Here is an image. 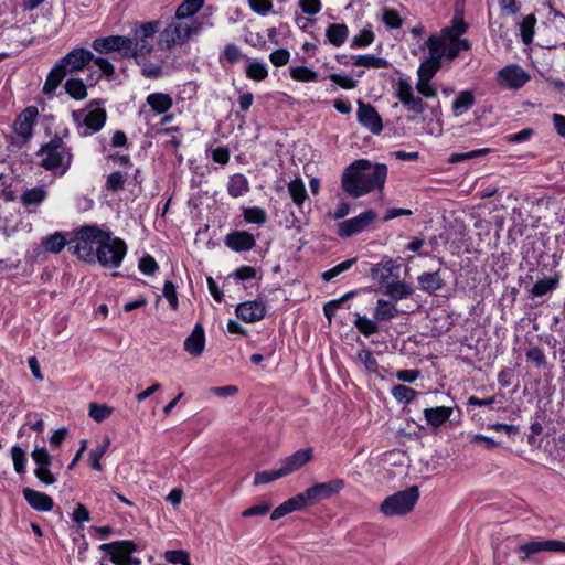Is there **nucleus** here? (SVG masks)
<instances>
[{
  "instance_id": "nucleus-1",
  "label": "nucleus",
  "mask_w": 565,
  "mask_h": 565,
  "mask_svg": "<svg viewBox=\"0 0 565 565\" xmlns=\"http://www.w3.org/2000/svg\"><path fill=\"white\" fill-rule=\"evenodd\" d=\"M387 177L384 163L372 164L366 159L353 161L341 178L342 189L352 198H360L374 190H382Z\"/></svg>"
},
{
  "instance_id": "nucleus-2",
  "label": "nucleus",
  "mask_w": 565,
  "mask_h": 565,
  "mask_svg": "<svg viewBox=\"0 0 565 565\" xmlns=\"http://www.w3.org/2000/svg\"><path fill=\"white\" fill-rule=\"evenodd\" d=\"M416 90L420 96H416L414 87L408 78L399 77L395 84V97L402 103L406 110L415 115H422L427 108L425 98H435L437 96V87L431 81L417 79Z\"/></svg>"
},
{
  "instance_id": "nucleus-3",
  "label": "nucleus",
  "mask_w": 565,
  "mask_h": 565,
  "mask_svg": "<svg viewBox=\"0 0 565 565\" xmlns=\"http://www.w3.org/2000/svg\"><path fill=\"white\" fill-rule=\"evenodd\" d=\"M109 239V231H104L97 225H85L74 232V237L68 242V249L79 259L94 264L98 245Z\"/></svg>"
},
{
  "instance_id": "nucleus-4",
  "label": "nucleus",
  "mask_w": 565,
  "mask_h": 565,
  "mask_svg": "<svg viewBox=\"0 0 565 565\" xmlns=\"http://www.w3.org/2000/svg\"><path fill=\"white\" fill-rule=\"evenodd\" d=\"M36 157L44 170L63 175L71 168L74 156L72 148L64 142L63 137L55 135L41 146Z\"/></svg>"
},
{
  "instance_id": "nucleus-5",
  "label": "nucleus",
  "mask_w": 565,
  "mask_h": 565,
  "mask_svg": "<svg viewBox=\"0 0 565 565\" xmlns=\"http://www.w3.org/2000/svg\"><path fill=\"white\" fill-rule=\"evenodd\" d=\"M159 24L158 21H149L132 29V38H130V45L126 51V58H141L152 52V39L159 31Z\"/></svg>"
},
{
  "instance_id": "nucleus-6",
  "label": "nucleus",
  "mask_w": 565,
  "mask_h": 565,
  "mask_svg": "<svg viewBox=\"0 0 565 565\" xmlns=\"http://www.w3.org/2000/svg\"><path fill=\"white\" fill-rule=\"evenodd\" d=\"M419 499V489L417 486L408 487L383 500L380 505V512L385 516H397L409 513Z\"/></svg>"
},
{
  "instance_id": "nucleus-7",
  "label": "nucleus",
  "mask_w": 565,
  "mask_h": 565,
  "mask_svg": "<svg viewBox=\"0 0 565 565\" xmlns=\"http://www.w3.org/2000/svg\"><path fill=\"white\" fill-rule=\"evenodd\" d=\"M98 246L96 262H98L100 266L105 268H118L121 265L127 254V245L121 238L114 237L111 232H109V239Z\"/></svg>"
},
{
  "instance_id": "nucleus-8",
  "label": "nucleus",
  "mask_w": 565,
  "mask_h": 565,
  "mask_svg": "<svg viewBox=\"0 0 565 565\" xmlns=\"http://www.w3.org/2000/svg\"><path fill=\"white\" fill-rule=\"evenodd\" d=\"M201 25L193 21L191 24L173 22L160 33V44L167 49L175 44H183L194 33H199Z\"/></svg>"
},
{
  "instance_id": "nucleus-9",
  "label": "nucleus",
  "mask_w": 565,
  "mask_h": 565,
  "mask_svg": "<svg viewBox=\"0 0 565 565\" xmlns=\"http://www.w3.org/2000/svg\"><path fill=\"white\" fill-rule=\"evenodd\" d=\"M73 119L77 125L79 135L87 137L98 132L105 126L107 113L104 108H95L88 113L76 110L73 111Z\"/></svg>"
},
{
  "instance_id": "nucleus-10",
  "label": "nucleus",
  "mask_w": 565,
  "mask_h": 565,
  "mask_svg": "<svg viewBox=\"0 0 565 565\" xmlns=\"http://www.w3.org/2000/svg\"><path fill=\"white\" fill-rule=\"evenodd\" d=\"M498 84L509 89H520L529 81L530 75L518 64H509L498 72Z\"/></svg>"
},
{
  "instance_id": "nucleus-11",
  "label": "nucleus",
  "mask_w": 565,
  "mask_h": 565,
  "mask_svg": "<svg viewBox=\"0 0 565 565\" xmlns=\"http://www.w3.org/2000/svg\"><path fill=\"white\" fill-rule=\"evenodd\" d=\"M377 217V214L372 211H365L355 217L342 221L339 224L338 235L341 237H350L354 234L361 233L366 230Z\"/></svg>"
},
{
  "instance_id": "nucleus-12",
  "label": "nucleus",
  "mask_w": 565,
  "mask_h": 565,
  "mask_svg": "<svg viewBox=\"0 0 565 565\" xmlns=\"http://www.w3.org/2000/svg\"><path fill=\"white\" fill-rule=\"evenodd\" d=\"M516 552L520 554V559L524 562L541 552L565 553V542L558 540L532 541L520 545Z\"/></svg>"
},
{
  "instance_id": "nucleus-13",
  "label": "nucleus",
  "mask_w": 565,
  "mask_h": 565,
  "mask_svg": "<svg viewBox=\"0 0 565 565\" xmlns=\"http://www.w3.org/2000/svg\"><path fill=\"white\" fill-rule=\"evenodd\" d=\"M130 38L124 35H109L97 38L92 42V47L100 54H109L118 52L121 57L126 58V51L129 49Z\"/></svg>"
},
{
  "instance_id": "nucleus-14",
  "label": "nucleus",
  "mask_w": 565,
  "mask_h": 565,
  "mask_svg": "<svg viewBox=\"0 0 565 565\" xmlns=\"http://www.w3.org/2000/svg\"><path fill=\"white\" fill-rule=\"evenodd\" d=\"M344 487L342 479H333L328 482L316 483L305 490L311 505L338 494Z\"/></svg>"
},
{
  "instance_id": "nucleus-15",
  "label": "nucleus",
  "mask_w": 565,
  "mask_h": 565,
  "mask_svg": "<svg viewBox=\"0 0 565 565\" xmlns=\"http://www.w3.org/2000/svg\"><path fill=\"white\" fill-rule=\"evenodd\" d=\"M358 121L373 135H380L383 130V121L377 110L362 100L358 103Z\"/></svg>"
},
{
  "instance_id": "nucleus-16",
  "label": "nucleus",
  "mask_w": 565,
  "mask_h": 565,
  "mask_svg": "<svg viewBox=\"0 0 565 565\" xmlns=\"http://www.w3.org/2000/svg\"><path fill=\"white\" fill-rule=\"evenodd\" d=\"M39 110L35 106H29L23 109L13 124L15 135L23 141H28L33 136V127L38 119Z\"/></svg>"
},
{
  "instance_id": "nucleus-17",
  "label": "nucleus",
  "mask_w": 565,
  "mask_h": 565,
  "mask_svg": "<svg viewBox=\"0 0 565 565\" xmlns=\"http://www.w3.org/2000/svg\"><path fill=\"white\" fill-rule=\"evenodd\" d=\"M94 58V54L83 47L73 49L65 56L58 60L67 73L82 71Z\"/></svg>"
},
{
  "instance_id": "nucleus-18",
  "label": "nucleus",
  "mask_w": 565,
  "mask_h": 565,
  "mask_svg": "<svg viewBox=\"0 0 565 565\" xmlns=\"http://www.w3.org/2000/svg\"><path fill=\"white\" fill-rule=\"evenodd\" d=\"M224 244L230 249L241 253L252 250L256 246V239L246 231H234L225 236Z\"/></svg>"
},
{
  "instance_id": "nucleus-19",
  "label": "nucleus",
  "mask_w": 565,
  "mask_h": 565,
  "mask_svg": "<svg viewBox=\"0 0 565 565\" xmlns=\"http://www.w3.org/2000/svg\"><path fill=\"white\" fill-rule=\"evenodd\" d=\"M99 550L108 553L110 555V561L114 564V559L122 562L128 557V555L135 553L138 547L135 542L122 540L104 543L99 546Z\"/></svg>"
},
{
  "instance_id": "nucleus-20",
  "label": "nucleus",
  "mask_w": 565,
  "mask_h": 565,
  "mask_svg": "<svg viewBox=\"0 0 565 565\" xmlns=\"http://www.w3.org/2000/svg\"><path fill=\"white\" fill-rule=\"evenodd\" d=\"M312 459V450L310 448L299 449L292 455L280 461L279 469L282 476H288L308 463Z\"/></svg>"
},
{
  "instance_id": "nucleus-21",
  "label": "nucleus",
  "mask_w": 565,
  "mask_h": 565,
  "mask_svg": "<svg viewBox=\"0 0 565 565\" xmlns=\"http://www.w3.org/2000/svg\"><path fill=\"white\" fill-rule=\"evenodd\" d=\"M235 313L243 321L254 323L260 321L265 317L266 307L262 301H246L236 307Z\"/></svg>"
},
{
  "instance_id": "nucleus-22",
  "label": "nucleus",
  "mask_w": 565,
  "mask_h": 565,
  "mask_svg": "<svg viewBox=\"0 0 565 565\" xmlns=\"http://www.w3.org/2000/svg\"><path fill=\"white\" fill-rule=\"evenodd\" d=\"M22 493L28 504L36 511L47 512L54 507L53 499L44 492H40L31 488H24Z\"/></svg>"
},
{
  "instance_id": "nucleus-23",
  "label": "nucleus",
  "mask_w": 565,
  "mask_h": 565,
  "mask_svg": "<svg viewBox=\"0 0 565 565\" xmlns=\"http://www.w3.org/2000/svg\"><path fill=\"white\" fill-rule=\"evenodd\" d=\"M205 347V333L202 324L196 323L192 333L184 340V350L192 356H200Z\"/></svg>"
},
{
  "instance_id": "nucleus-24",
  "label": "nucleus",
  "mask_w": 565,
  "mask_h": 565,
  "mask_svg": "<svg viewBox=\"0 0 565 565\" xmlns=\"http://www.w3.org/2000/svg\"><path fill=\"white\" fill-rule=\"evenodd\" d=\"M419 288L429 294L434 295L445 286V281L440 276V270L423 273L417 278Z\"/></svg>"
},
{
  "instance_id": "nucleus-25",
  "label": "nucleus",
  "mask_w": 565,
  "mask_h": 565,
  "mask_svg": "<svg viewBox=\"0 0 565 565\" xmlns=\"http://www.w3.org/2000/svg\"><path fill=\"white\" fill-rule=\"evenodd\" d=\"M452 408L447 406H437L431 408H426L424 411L425 419L427 424L434 428L440 427L444 425L451 416Z\"/></svg>"
},
{
  "instance_id": "nucleus-26",
  "label": "nucleus",
  "mask_w": 565,
  "mask_h": 565,
  "mask_svg": "<svg viewBox=\"0 0 565 565\" xmlns=\"http://www.w3.org/2000/svg\"><path fill=\"white\" fill-rule=\"evenodd\" d=\"M559 285V275L555 274L552 277H544L539 279L531 289H529V294L531 297H543L553 290H555Z\"/></svg>"
},
{
  "instance_id": "nucleus-27",
  "label": "nucleus",
  "mask_w": 565,
  "mask_h": 565,
  "mask_svg": "<svg viewBox=\"0 0 565 565\" xmlns=\"http://www.w3.org/2000/svg\"><path fill=\"white\" fill-rule=\"evenodd\" d=\"M414 289L402 280H396L385 285L384 295L394 301L406 299L411 297Z\"/></svg>"
},
{
  "instance_id": "nucleus-28",
  "label": "nucleus",
  "mask_w": 565,
  "mask_h": 565,
  "mask_svg": "<svg viewBox=\"0 0 565 565\" xmlns=\"http://www.w3.org/2000/svg\"><path fill=\"white\" fill-rule=\"evenodd\" d=\"M397 269V266L394 265V262L388 258L385 260H382L379 264H375L371 270L370 274L373 279L377 280L380 284H388V278L393 275V271Z\"/></svg>"
},
{
  "instance_id": "nucleus-29",
  "label": "nucleus",
  "mask_w": 565,
  "mask_h": 565,
  "mask_svg": "<svg viewBox=\"0 0 565 565\" xmlns=\"http://www.w3.org/2000/svg\"><path fill=\"white\" fill-rule=\"evenodd\" d=\"M147 104L157 114H166L173 105L172 97L164 93H152L147 96Z\"/></svg>"
},
{
  "instance_id": "nucleus-30",
  "label": "nucleus",
  "mask_w": 565,
  "mask_h": 565,
  "mask_svg": "<svg viewBox=\"0 0 565 565\" xmlns=\"http://www.w3.org/2000/svg\"><path fill=\"white\" fill-rule=\"evenodd\" d=\"M249 191L247 178L242 173L232 175L227 183V192L232 198H239Z\"/></svg>"
},
{
  "instance_id": "nucleus-31",
  "label": "nucleus",
  "mask_w": 565,
  "mask_h": 565,
  "mask_svg": "<svg viewBox=\"0 0 565 565\" xmlns=\"http://www.w3.org/2000/svg\"><path fill=\"white\" fill-rule=\"evenodd\" d=\"M398 315L396 306L387 300L379 299L374 309V319L377 321H388Z\"/></svg>"
},
{
  "instance_id": "nucleus-32",
  "label": "nucleus",
  "mask_w": 565,
  "mask_h": 565,
  "mask_svg": "<svg viewBox=\"0 0 565 565\" xmlns=\"http://www.w3.org/2000/svg\"><path fill=\"white\" fill-rule=\"evenodd\" d=\"M429 51L428 61L441 63L443 57H446V40L443 38L430 36L427 40Z\"/></svg>"
},
{
  "instance_id": "nucleus-33",
  "label": "nucleus",
  "mask_w": 565,
  "mask_h": 565,
  "mask_svg": "<svg viewBox=\"0 0 565 565\" xmlns=\"http://www.w3.org/2000/svg\"><path fill=\"white\" fill-rule=\"evenodd\" d=\"M348 26L342 23L330 24L326 31L329 42L338 47L344 44L348 39Z\"/></svg>"
},
{
  "instance_id": "nucleus-34",
  "label": "nucleus",
  "mask_w": 565,
  "mask_h": 565,
  "mask_svg": "<svg viewBox=\"0 0 565 565\" xmlns=\"http://www.w3.org/2000/svg\"><path fill=\"white\" fill-rule=\"evenodd\" d=\"M46 196L47 191L44 189V186H35L24 191L20 200L24 206H38L45 200Z\"/></svg>"
},
{
  "instance_id": "nucleus-35",
  "label": "nucleus",
  "mask_w": 565,
  "mask_h": 565,
  "mask_svg": "<svg viewBox=\"0 0 565 565\" xmlns=\"http://www.w3.org/2000/svg\"><path fill=\"white\" fill-rule=\"evenodd\" d=\"M70 239H67L62 233H54L52 235L45 236L42 239V246L45 250L57 254L60 253L66 245L68 246Z\"/></svg>"
},
{
  "instance_id": "nucleus-36",
  "label": "nucleus",
  "mask_w": 565,
  "mask_h": 565,
  "mask_svg": "<svg viewBox=\"0 0 565 565\" xmlns=\"http://www.w3.org/2000/svg\"><path fill=\"white\" fill-rule=\"evenodd\" d=\"M64 88L65 92L76 100H82L87 96V87L81 78H68L64 84Z\"/></svg>"
},
{
  "instance_id": "nucleus-37",
  "label": "nucleus",
  "mask_w": 565,
  "mask_h": 565,
  "mask_svg": "<svg viewBox=\"0 0 565 565\" xmlns=\"http://www.w3.org/2000/svg\"><path fill=\"white\" fill-rule=\"evenodd\" d=\"M468 30V24L463 21L461 17L455 15L451 20V25L445 28L441 31V35L445 40H455L459 39V36Z\"/></svg>"
},
{
  "instance_id": "nucleus-38",
  "label": "nucleus",
  "mask_w": 565,
  "mask_h": 565,
  "mask_svg": "<svg viewBox=\"0 0 565 565\" xmlns=\"http://www.w3.org/2000/svg\"><path fill=\"white\" fill-rule=\"evenodd\" d=\"M136 63L141 67V74L147 78H159L163 74V68L161 64L152 63L148 61V56H142L141 58H134Z\"/></svg>"
},
{
  "instance_id": "nucleus-39",
  "label": "nucleus",
  "mask_w": 565,
  "mask_h": 565,
  "mask_svg": "<svg viewBox=\"0 0 565 565\" xmlns=\"http://www.w3.org/2000/svg\"><path fill=\"white\" fill-rule=\"evenodd\" d=\"M475 104V96L470 90H462L452 100V110L456 115L469 110Z\"/></svg>"
},
{
  "instance_id": "nucleus-40",
  "label": "nucleus",
  "mask_w": 565,
  "mask_h": 565,
  "mask_svg": "<svg viewBox=\"0 0 565 565\" xmlns=\"http://www.w3.org/2000/svg\"><path fill=\"white\" fill-rule=\"evenodd\" d=\"M353 65L354 66H364V67H369V68H386L391 64L387 60H385L383 57L366 54V55L356 56L353 62Z\"/></svg>"
},
{
  "instance_id": "nucleus-41",
  "label": "nucleus",
  "mask_w": 565,
  "mask_h": 565,
  "mask_svg": "<svg viewBox=\"0 0 565 565\" xmlns=\"http://www.w3.org/2000/svg\"><path fill=\"white\" fill-rule=\"evenodd\" d=\"M471 43L466 39L446 40V58H456L461 51H469Z\"/></svg>"
},
{
  "instance_id": "nucleus-42",
  "label": "nucleus",
  "mask_w": 565,
  "mask_h": 565,
  "mask_svg": "<svg viewBox=\"0 0 565 565\" xmlns=\"http://www.w3.org/2000/svg\"><path fill=\"white\" fill-rule=\"evenodd\" d=\"M204 0H183L175 11L177 19H185L195 14L202 7Z\"/></svg>"
},
{
  "instance_id": "nucleus-43",
  "label": "nucleus",
  "mask_w": 565,
  "mask_h": 565,
  "mask_svg": "<svg viewBox=\"0 0 565 565\" xmlns=\"http://www.w3.org/2000/svg\"><path fill=\"white\" fill-rule=\"evenodd\" d=\"M391 393L397 402L403 404H409L418 395V392L403 384L394 385Z\"/></svg>"
},
{
  "instance_id": "nucleus-44",
  "label": "nucleus",
  "mask_w": 565,
  "mask_h": 565,
  "mask_svg": "<svg viewBox=\"0 0 565 565\" xmlns=\"http://www.w3.org/2000/svg\"><path fill=\"white\" fill-rule=\"evenodd\" d=\"M288 192L297 206H301L307 199V191L300 179H295L288 184Z\"/></svg>"
},
{
  "instance_id": "nucleus-45",
  "label": "nucleus",
  "mask_w": 565,
  "mask_h": 565,
  "mask_svg": "<svg viewBox=\"0 0 565 565\" xmlns=\"http://www.w3.org/2000/svg\"><path fill=\"white\" fill-rule=\"evenodd\" d=\"M243 217L247 223L263 225L267 222V213L259 206L244 207Z\"/></svg>"
},
{
  "instance_id": "nucleus-46",
  "label": "nucleus",
  "mask_w": 565,
  "mask_h": 565,
  "mask_svg": "<svg viewBox=\"0 0 565 565\" xmlns=\"http://www.w3.org/2000/svg\"><path fill=\"white\" fill-rule=\"evenodd\" d=\"M440 67L441 63L428 60L423 61L417 70V79L431 81Z\"/></svg>"
},
{
  "instance_id": "nucleus-47",
  "label": "nucleus",
  "mask_w": 565,
  "mask_h": 565,
  "mask_svg": "<svg viewBox=\"0 0 565 565\" xmlns=\"http://www.w3.org/2000/svg\"><path fill=\"white\" fill-rule=\"evenodd\" d=\"M535 23H536V18L534 17V14H529L523 18V20L520 24V31H521V36H522V41L524 44L532 43Z\"/></svg>"
},
{
  "instance_id": "nucleus-48",
  "label": "nucleus",
  "mask_w": 565,
  "mask_h": 565,
  "mask_svg": "<svg viewBox=\"0 0 565 565\" xmlns=\"http://www.w3.org/2000/svg\"><path fill=\"white\" fill-rule=\"evenodd\" d=\"M163 558L171 564L192 565L190 554L185 550H169L163 553Z\"/></svg>"
},
{
  "instance_id": "nucleus-49",
  "label": "nucleus",
  "mask_w": 565,
  "mask_h": 565,
  "mask_svg": "<svg viewBox=\"0 0 565 565\" xmlns=\"http://www.w3.org/2000/svg\"><path fill=\"white\" fill-rule=\"evenodd\" d=\"M289 74L292 79L298 82H316L318 79V74L306 66L290 67Z\"/></svg>"
},
{
  "instance_id": "nucleus-50",
  "label": "nucleus",
  "mask_w": 565,
  "mask_h": 565,
  "mask_svg": "<svg viewBox=\"0 0 565 565\" xmlns=\"http://www.w3.org/2000/svg\"><path fill=\"white\" fill-rule=\"evenodd\" d=\"M246 76L253 81H264L268 76L266 64L260 62H250L246 66Z\"/></svg>"
},
{
  "instance_id": "nucleus-51",
  "label": "nucleus",
  "mask_w": 565,
  "mask_h": 565,
  "mask_svg": "<svg viewBox=\"0 0 565 565\" xmlns=\"http://www.w3.org/2000/svg\"><path fill=\"white\" fill-rule=\"evenodd\" d=\"M109 445H110V441H109L108 438H106L104 440L103 445H100V446L96 447L95 449L90 450V452L88 455V459H89V462H90V467L94 470L100 471L103 469L102 463H100V459L105 455V452L107 451Z\"/></svg>"
},
{
  "instance_id": "nucleus-52",
  "label": "nucleus",
  "mask_w": 565,
  "mask_h": 565,
  "mask_svg": "<svg viewBox=\"0 0 565 565\" xmlns=\"http://www.w3.org/2000/svg\"><path fill=\"white\" fill-rule=\"evenodd\" d=\"M355 328L365 337H370L379 332V326L375 321L367 319L364 316H356L354 321Z\"/></svg>"
},
{
  "instance_id": "nucleus-53",
  "label": "nucleus",
  "mask_w": 565,
  "mask_h": 565,
  "mask_svg": "<svg viewBox=\"0 0 565 565\" xmlns=\"http://www.w3.org/2000/svg\"><path fill=\"white\" fill-rule=\"evenodd\" d=\"M355 263H356V258L347 259V260L338 264L337 266L326 270L322 274V279L324 281H330L331 279L339 276L340 274L349 270Z\"/></svg>"
},
{
  "instance_id": "nucleus-54",
  "label": "nucleus",
  "mask_w": 565,
  "mask_h": 565,
  "mask_svg": "<svg viewBox=\"0 0 565 565\" xmlns=\"http://www.w3.org/2000/svg\"><path fill=\"white\" fill-rule=\"evenodd\" d=\"M113 414V408L103 404L90 403L89 416L97 423H102Z\"/></svg>"
},
{
  "instance_id": "nucleus-55",
  "label": "nucleus",
  "mask_w": 565,
  "mask_h": 565,
  "mask_svg": "<svg viewBox=\"0 0 565 565\" xmlns=\"http://www.w3.org/2000/svg\"><path fill=\"white\" fill-rule=\"evenodd\" d=\"M127 174L120 171H115L107 177L106 189L113 192H117L124 189Z\"/></svg>"
},
{
  "instance_id": "nucleus-56",
  "label": "nucleus",
  "mask_w": 565,
  "mask_h": 565,
  "mask_svg": "<svg viewBox=\"0 0 565 565\" xmlns=\"http://www.w3.org/2000/svg\"><path fill=\"white\" fill-rule=\"evenodd\" d=\"M32 459L36 463L35 469L49 468L52 465V456L46 448H35L31 454Z\"/></svg>"
},
{
  "instance_id": "nucleus-57",
  "label": "nucleus",
  "mask_w": 565,
  "mask_h": 565,
  "mask_svg": "<svg viewBox=\"0 0 565 565\" xmlns=\"http://www.w3.org/2000/svg\"><path fill=\"white\" fill-rule=\"evenodd\" d=\"M282 477L284 476L279 468L274 470L259 471L254 477V486L266 484Z\"/></svg>"
},
{
  "instance_id": "nucleus-58",
  "label": "nucleus",
  "mask_w": 565,
  "mask_h": 565,
  "mask_svg": "<svg viewBox=\"0 0 565 565\" xmlns=\"http://www.w3.org/2000/svg\"><path fill=\"white\" fill-rule=\"evenodd\" d=\"M11 456L15 472L20 475L24 473L26 461L25 451L19 446H13L11 449Z\"/></svg>"
},
{
  "instance_id": "nucleus-59",
  "label": "nucleus",
  "mask_w": 565,
  "mask_h": 565,
  "mask_svg": "<svg viewBox=\"0 0 565 565\" xmlns=\"http://www.w3.org/2000/svg\"><path fill=\"white\" fill-rule=\"evenodd\" d=\"M355 295V291H349L345 295H343L340 299H334L329 302H327L323 307L324 316L331 320L332 316L335 313V311L340 308V306L348 299L352 298Z\"/></svg>"
},
{
  "instance_id": "nucleus-60",
  "label": "nucleus",
  "mask_w": 565,
  "mask_h": 565,
  "mask_svg": "<svg viewBox=\"0 0 565 565\" xmlns=\"http://www.w3.org/2000/svg\"><path fill=\"white\" fill-rule=\"evenodd\" d=\"M382 20L390 29H398L403 25L399 13L394 9H384Z\"/></svg>"
},
{
  "instance_id": "nucleus-61",
  "label": "nucleus",
  "mask_w": 565,
  "mask_h": 565,
  "mask_svg": "<svg viewBox=\"0 0 565 565\" xmlns=\"http://www.w3.org/2000/svg\"><path fill=\"white\" fill-rule=\"evenodd\" d=\"M358 360L365 366L369 372H375L377 367V361L374 358L372 351L362 349L358 352Z\"/></svg>"
},
{
  "instance_id": "nucleus-62",
  "label": "nucleus",
  "mask_w": 565,
  "mask_h": 565,
  "mask_svg": "<svg viewBox=\"0 0 565 565\" xmlns=\"http://www.w3.org/2000/svg\"><path fill=\"white\" fill-rule=\"evenodd\" d=\"M374 41V33L370 29H363L360 34L355 35L352 40V47H364Z\"/></svg>"
},
{
  "instance_id": "nucleus-63",
  "label": "nucleus",
  "mask_w": 565,
  "mask_h": 565,
  "mask_svg": "<svg viewBox=\"0 0 565 565\" xmlns=\"http://www.w3.org/2000/svg\"><path fill=\"white\" fill-rule=\"evenodd\" d=\"M163 296L167 298V300L169 301V305L170 307L173 309V310H177L178 309V306H179V301H178V296H177V287L175 285L170 281V280H167L164 282V286H163Z\"/></svg>"
},
{
  "instance_id": "nucleus-64",
  "label": "nucleus",
  "mask_w": 565,
  "mask_h": 565,
  "mask_svg": "<svg viewBox=\"0 0 565 565\" xmlns=\"http://www.w3.org/2000/svg\"><path fill=\"white\" fill-rule=\"evenodd\" d=\"M223 57L230 63V64H235L239 61V58L242 57V52H241V49L234 44V43H228L225 45L224 47V51H223Z\"/></svg>"
}]
</instances>
